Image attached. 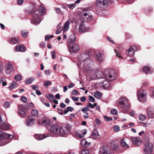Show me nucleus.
I'll list each match as a JSON object with an SVG mask.
<instances>
[{
	"label": "nucleus",
	"instance_id": "obj_4",
	"mask_svg": "<svg viewBox=\"0 0 154 154\" xmlns=\"http://www.w3.org/2000/svg\"><path fill=\"white\" fill-rule=\"evenodd\" d=\"M147 93L146 90H139L137 94V100L140 102H146L147 100Z\"/></svg>",
	"mask_w": 154,
	"mask_h": 154
},
{
	"label": "nucleus",
	"instance_id": "obj_49",
	"mask_svg": "<svg viewBox=\"0 0 154 154\" xmlns=\"http://www.w3.org/2000/svg\"><path fill=\"white\" fill-rule=\"evenodd\" d=\"M10 105V103L8 102H6L4 103V106L5 108H8Z\"/></svg>",
	"mask_w": 154,
	"mask_h": 154
},
{
	"label": "nucleus",
	"instance_id": "obj_11",
	"mask_svg": "<svg viewBox=\"0 0 154 154\" xmlns=\"http://www.w3.org/2000/svg\"><path fill=\"white\" fill-rule=\"evenodd\" d=\"M89 29V27L86 26L84 22H82L79 25V31L80 33L87 32Z\"/></svg>",
	"mask_w": 154,
	"mask_h": 154
},
{
	"label": "nucleus",
	"instance_id": "obj_40",
	"mask_svg": "<svg viewBox=\"0 0 154 154\" xmlns=\"http://www.w3.org/2000/svg\"><path fill=\"white\" fill-rule=\"evenodd\" d=\"M55 11L57 14L60 15H63V12L59 8H57L55 9Z\"/></svg>",
	"mask_w": 154,
	"mask_h": 154
},
{
	"label": "nucleus",
	"instance_id": "obj_34",
	"mask_svg": "<svg viewBox=\"0 0 154 154\" xmlns=\"http://www.w3.org/2000/svg\"><path fill=\"white\" fill-rule=\"evenodd\" d=\"M34 80L33 78H30L27 79L25 80V83L26 84H31Z\"/></svg>",
	"mask_w": 154,
	"mask_h": 154
},
{
	"label": "nucleus",
	"instance_id": "obj_30",
	"mask_svg": "<svg viewBox=\"0 0 154 154\" xmlns=\"http://www.w3.org/2000/svg\"><path fill=\"white\" fill-rule=\"evenodd\" d=\"M45 120L46 119H45L43 118H40L38 120V123L39 124L44 126L45 125Z\"/></svg>",
	"mask_w": 154,
	"mask_h": 154
},
{
	"label": "nucleus",
	"instance_id": "obj_2",
	"mask_svg": "<svg viewBox=\"0 0 154 154\" xmlns=\"http://www.w3.org/2000/svg\"><path fill=\"white\" fill-rule=\"evenodd\" d=\"M45 11V9L44 7L42 6L39 7L38 11H35L33 14V18L31 20V23L35 25L39 24L41 22V20L38 13L41 15H44L46 14Z\"/></svg>",
	"mask_w": 154,
	"mask_h": 154
},
{
	"label": "nucleus",
	"instance_id": "obj_58",
	"mask_svg": "<svg viewBox=\"0 0 154 154\" xmlns=\"http://www.w3.org/2000/svg\"><path fill=\"white\" fill-rule=\"evenodd\" d=\"M45 43L42 42L40 43V47L42 48H44L45 47Z\"/></svg>",
	"mask_w": 154,
	"mask_h": 154
},
{
	"label": "nucleus",
	"instance_id": "obj_26",
	"mask_svg": "<svg viewBox=\"0 0 154 154\" xmlns=\"http://www.w3.org/2000/svg\"><path fill=\"white\" fill-rule=\"evenodd\" d=\"M35 6L33 5H32L31 8H28V9H27L26 11L27 13L29 14H31L35 10Z\"/></svg>",
	"mask_w": 154,
	"mask_h": 154
},
{
	"label": "nucleus",
	"instance_id": "obj_48",
	"mask_svg": "<svg viewBox=\"0 0 154 154\" xmlns=\"http://www.w3.org/2000/svg\"><path fill=\"white\" fill-rule=\"evenodd\" d=\"M111 113L112 114L115 115L118 113V111L116 109H113L111 110Z\"/></svg>",
	"mask_w": 154,
	"mask_h": 154
},
{
	"label": "nucleus",
	"instance_id": "obj_20",
	"mask_svg": "<svg viewBox=\"0 0 154 154\" xmlns=\"http://www.w3.org/2000/svg\"><path fill=\"white\" fill-rule=\"evenodd\" d=\"M143 70L146 74H150L152 73L153 70L149 66H144L143 67Z\"/></svg>",
	"mask_w": 154,
	"mask_h": 154
},
{
	"label": "nucleus",
	"instance_id": "obj_55",
	"mask_svg": "<svg viewBox=\"0 0 154 154\" xmlns=\"http://www.w3.org/2000/svg\"><path fill=\"white\" fill-rule=\"evenodd\" d=\"M114 50L116 54V56L119 58H122V57L121 56V54L120 53L117 51L116 49H114Z\"/></svg>",
	"mask_w": 154,
	"mask_h": 154
},
{
	"label": "nucleus",
	"instance_id": "obj_6",
	"mask_svg": "<svg viewBox=\"0 0 154 154\" xmlns=\"http://www.w3.org/2000/svg\"><path fill=\"white\" fill-rule=\"evenodd\" d=\"M104 74L107 79H109L110 81H113L116 79L117 77V75L116 72L114 70L109 71L108 70L104 71Z\"/></svg>",
	"mask_w": 154,
	"mask_h": 154
},
{
	"label": "nucleus",
	"instance_id": "obj_16",
	"mask_svg": "<svg viewBox=\"0 0 154 154\" xmlns=\"http://www.w3.org/2000/svg\"><path fill=\"white\" fill-rule=\"evenodd\" d=\"M50 134H36L34 135L35 138L38 140H41L46 137L51 136Z\"/></svg>",
	"mask_w": 154,
	"mask_h": 154
},
{
	"label": "nucleus",
	"instance_id": "obj_29",
	"mask_svg": "<svg viewBox=\"0 0 154 154\" xmlns=\"http://www.w3.org/2000/svg\"><path fill=\"white\" fill-rule=\"evenodd\" d=\"M17 83L15 81H13L12 83L10 84L9 87V89L10 90H12L15 88L17 86Z\"/></svg>",
	"mask_w": 154,
	"mask_h": 154
},
{
	"label": "nucleus",
	"instance_id": "obj_10",
	"mask_svg": "<svg viewBox=\"0 0 154 154\" xmlns=\"http://www.w3.org/2000/svg\"><path fill=\"white\" fill-rule=\"evenodd\" d=\"M95 4L98 7L104 9L108 6V3L107 0H97Z\"/></svg>",
	"mask_w": 154,
	"mask_h": 154
},
{
	"label": "nucleus",
	"instance_id": "obj_61",
	"mask_svg": "<svg viewBox=\"0 0 154 154\" xmlns=\"http://www.w3.org/2000/svg\"><path fill=\"white\" fill-rule=\"evenodd\" d=\"M95 122L97 125H99L101 123V121L98 118H96L95 119Z\"/></svg>",
	"mask_w": 154,
	"mask_h": 154
},
{
	"label": "nucleus",
	"instance_id": "obj_33",
	"mask_svg": "<svg viewBox=\"0 0 154 154\" xmlns=\"http://www.w3.org/2000/svg\"><path fill=\"white\" fill-rule=\"evenodd\" d=\"M94 96L97 99H100L102 97V94L100 92L97 91L94 93Z\"/></svg>",
	"mask_w": 154,
	"mask_h": 154
},
{
	"label": "nucleus",
	"instance_id": "obj_24",
	"mask_svg": "<svg viewBox=\"0 0 154 154\" xmlns=\"http://www.w3.org/2000/svg\"><path fill=\"white\" fill-rule=\"evenodd\" d=\"M81 144L82 146L87 148L91 144V143L88 142L85 140L84 139L82 140Z\"/></svg>",
	"mask_w": 154,
	"mask_h": 154
},
{
	"label": "nucleus",
	"instance_id": "obj_60",
	"mask_svg": "<svg viewBox=\"0 0 154 154\" xmlns=\"http://www.w3.org/2000/svg\"><path fill=\"white\" fill-rule=\"evenodd\" d=\"M57 109L58 111L59 114L61 115H63V110L59 108H57Z\"/></svg>",
	"mask_w": 154,
	"mask_h": 154
},
{
	"label": "nucleus",
	"instance_id": "obj_37",
	"mask_svg": "<svg viewBox=\"0 0 154 154\" xmlns=\"http://www.w3.org/2000/svg\"><path fill=\"white\" fill-rule=\"evenodd\" d=\"M73 108L72 107L69 106L66 108V109L64 110L65 114L67 113L69 111L72 112L73 110Z\"/></svg>",
	"mask_w": 154,
	"mask_h": 154
},
{
	"label": "nucleus",
	"instance_id": "obj_5",
	"mask_svg": "<svg viewBox=\"0 0 154 154\" xmlns=\"http://www.w3.org/2000/svg\"><path fill=\"white\" fill-rule=\"evenodd\" d=\"M117 103L119 106L124 110L128 109L129 107V105L128 103L127 99L126 98L120 97L118 100Z\"/></svg>",
	"mask_w": 154,
	"mask_h": 154
},
{
	"label": "nucleus",
	"instance_id": "obj_42",
	"mask_svg": "<svg viewBox=\"0 0 154 154\" xmlns=\"http://www.w3.org/2000/svg\"><path fill=\"white\" fill-rule=\"evenodd\" d=\"M21 33L22 36L24 38H26L28 35V32L24 30L21 31Z\"/></svg>",
	"mask_w": 154,
	"mask_h": 154
},
{
	"label": "nucleus",
	"instance_id": "obj_17",
	"mask_svg": "<svg viewBox=\"0 0 154 154\" xmlns=\"http://www.w3.org/2000/svg\"><path fill=\"white\" fill-rule=\"evenodd\" d=\"M131 140L132 143L136 145H139L141 143V140L140 137H132Z\"/></svg>",
	"mask_w": 154,
	"mask_h": 154
},
{
	"label": "nucleus",
	"instance_id": "obj_7",
	"mask_svg": "<svg viewBox=\"0 0 154 154\" xmlns=\"http://www.w3.org/2000/svg\"><path fill=\"white\" fill-rule=\"evenodd\" d=\"M5 70L6 75H9L14 69L13 65L11 61H8L5 63Z\"/></svg>",
	"mask_w": 154,
	"mask_h": 154
},
{
	"label": "nucleus",
	"instance_id": "obj_25",
	"mask_svg": "<svg viewBox=\"0 0 154 154\" xmlns=\"http://www.w3.org/2000/svg\"><path fill=\"white\" fill-rule=\"evenodd\" d=\"M121 144L123 147L125 149H128L129 147V145L127 144L124 139H122L121 141Z\"/></svg>",
	"mask_w": 154,
	"mask_h": 154
},
{
	"label": "nucleus",
	"instance_id": "obj_64",
	"mask_svg": "<svg viewBox=\"0 0 154 154\" xmlns=\"http://www.w3.org/2000/svg\"><path fill=\"white\" fill-rule=\"evenodd\" d=\"M87 106H88V107H89L93 109L94 108V106H93V105L91 103H88L87 104Z\"/></svg>",
	"mask_w": 154,
	"mask_h": 154
},
{
	"label": "nucleus",
	"instance_id": "obj_28",
	"mask_svg": "<svg viewBox=\"0 0 154 154\" xmlns=\"http://www.w3.org/2000/svg\"><path fill=\"white\" fill-rule=\"evenodd\" d=\"M10 41L12 44H15L19 42V39L18 37H12Z\"/></svg>",
	"mask_w": 154,
	"mask_h": 154
},
{
	"label": "nucleus",
	"instance_id": "obj_13",
	"mask_svg": "<svg viewBox=\"0 0 154 154\" xmlns=\"http://www.w3.org/2000/svg\"><path fill=\"white\" fill-rule=\"evenodd\" d=\"M79 49V46L76 44H74L68 47L69 51L71 53L77 52Z\"/></svg>",
	"mask_w": 154,
	"mask_h": 154
},
{
	"label": "nucleus",
	"instance_id": "obj_14",
	"mask_svg": "<svg viewBox=\"0 0 154 154\" xmlns=\"http://www.w3.org/2000/svg\"><path fill=\"white\" fill-rule=\"evenodd\" d=\"M136 50V48L135 47H130L126 51V54L128 56L132 57L134 55Z\"/></svg>",
	"mask_w": 154,
	"mask_h": 154
},
{
	"label": "nucleus",
	"instance_id": "obj_39",
	"mask_svg": "<svg viewBox=\"0 0 154 154\" xmlns=\"http://www.w3.org/2000/svg\"><path fill=\"white\" fill-rule=\"evenodd\" d=\"M75 40V38L74 35H71L69 39V41L71 43L74 42Z\"/></svg>",
	"mask_w": 154,
	"mask_h": 154
},
{
	"label": "nucleus",
	"instance_id": "obj_36",
	"mask_svg": "<svg viewBox=\"0 0 154 154\" xmlns=\"http://www.w3.org/2000/svg\"><path fill=\"white\" fill-rule=\"evenodd\" d=\"M46 97L50 101H52L54 99V96L53 95L48 94L46 95Z\"/></svg>",
	"mask_w": 154,
	"mask_h": 154
},
{
	"label": "nucleus",
	"instance_id": "obj_19",
	"mask_svg": "<svg viewBox=\"0 0 154 154\" xmlns=\"http://www.w3.org/2000/svg\"><path fill=\"white\" fill-rule=\"evenodd\" d=\"M14 51H15L25 52L26 50V47L22 45H17L15 47Z\"/></svg>",
	"mask_w": 154,
	"mask_h": 154
},
{
	"label": "nucleus",
	"instance_id": "obj_46",
	"mask_svg": "<svg viewBox=\"0 0 154 154\" xmlns=\"http://www.w3.org/2000/svg\"><path fill=\"white\" fill-rule=\"evenodd\" d=\"M27 107L28 109H31L34 107V105L32 103H30L27 104Z\"/></svg>",
	"mask_w": 154,
	"mask_h": 154
},
{
	"label": "nucleus",
	"instance_id": "obj_50",
	"mask_svg": "<svg viewBox=\"0 0 154 154\" xmlns=\"http://www.w3.org/2000/svg\"><path fill=\"white\" fill-rule=\"evenodd\" d=\"M21 100L24 103H26L27 101V98L25 97L24 96L22 97L21 98Z\"/></svg>",
	"mask_w": 154,
	"mask_h": 154
},
{
	"label": "nucleus",
	"instance_id": "obj_27",
	"mask_svg": "<svg viewBox=\"0 0 154 154\" xmlns=\"http://www.w3.org/2000/svg\"><path fill=\"white\" fill-rule=\"evenodd\" d=\"M99 136V134L98 130L96 129H94L92 133V137L93 138H97Z\"/></svg>",
	"mask_w": 154,
	"mask_h": 154
},
{
	"label": "nucleus",
	"instance_id": "obj_15",
	"mask_svg": "<svg viewBox=\"0 0 154 154\" xmlns=\"http://www.w3.org/2000/svg\"><path fill=\"white\" fill-rule=\"evenodd\" d=\"M18 114L21 117H25L26 115L25 111L23 109V106L22 105H20L18 106Z\"/></svg>",
	"mask_w": 154,
	"mask_h": 154
},
{
	"label": "nucleus",
	"instance_id": "obj_63",
	"mask_svg": "<svg viewBox=\"0 0 154 154\" xmlns=\"http://www.w3.org/2000/svg\"><path fill=\"white\" fill-rule=\"evenodd\" d=\"M24 2L23 0H17V2L18 4L20 5L22 4Z\"/></svg>",
	"mask_w": 154,
	"mask_h": 154
},
{
	"label": "nucleus",
	"instance_id": "obj_51",
	"mask_svg": "<svg viewBox=\"0 0 154 154\" xmlns=\"http://www.w3.org/2000/svg\"><path fill=\"white\" fill-rule=\"evenodd\" d=\"M81 110L82 112L88 111L89 110V109L87 105L85 107L83 108Z\"/></svg>",
	"mask_w": 154,
	"mask_h": 154
},
{
	"label": "nucleus",
	"instance_id": "obj_53",
	"mask_svg": "<svg viewBox=\"0 0 154 154\" xmlns=\"http://www.w3.org/2000/svg\"><path fill=\"white\" fill-rule=\"evenodd\" d=\"M89 101L93 103L94 102L95 99L92 96H89Z\"/></svg>",
	"mask_w": 154,
	"mask_h": 154
},
{
	"label": "nucleus",
	"instance_id": "obj_35",
	"mask_svg": "<svg viewBox=\"0 0 154 154\" xmlns=\"http://www.w3.org/2000/svg\"><path fill=\"white\" fill-rule=\"evenodd\" d=\"M31 113L32 116H36L38 115V112L36 109H34L31 111Z\"/></svg>",
	"mask_w": 154,
	"mask_h": 154
},
{
	"label": "nucleus",
	"instance_id": "obj_54",
	"mask_svg": "<svg viewBox=\"0 0 154 154\" xmlns=\"http://www.w3.org/2000/svg\"><path fill=\"white\" fill-rule=\"evenodd\" d=\"M9 127L8 125H7L5 126H3L1 128L2 129L5 130H7L9 129Z\"/></svg>",
	"mask_w": 154,
	"mask_h": 154
},
{
	"label": "nucleus",
	"instance_id": "obj_8",
	"mask_svg": "<svg viewBox=\"0 0 154 154\" xmlns=\"http://www.w3.org/2000/svg\"><path fill=\"white\" fill-rule=\"evenodd\" d=\"M145 148L143 150L145 154H151L152 146L149 143V140L147 139L144 142Z\"/></svg>",
	"mask_w": 154,
	"mask_h": 154
},
{
	"label": "nucleus",
	"instance_id": "obj_56",
	"mask_svg": "<svg viewBox=\"0 0 154 154\" xmlns=\"http://www.w3.org/2000/svg\"><path fill=\"white\" fill-rule=\"evenodd\" d=\"M89 151L87 149H84L82 151L81 154H88Z\"/></svg>",
	"mask_w": 154,
	"mask_h": 154
},
{
	"label": "nucleus",
	"instance_id": "obj_22",
	"mask_svg": "<svg viewBox=\"0 0 154 154\" xmlns=\"http://www.w3.org/2000/svg\"><path fill=\"white\" fill-rule=\"evenodd\" d=\"M103 54L101 53H99L95 54L96 58L99 61H102L103 59Z\"/></svg>",
	"mask_w": 154,
	"mask_h": 154
},
{
	"label": "nucleus",
	"instance_id": "obj_38",
	"mask_svg": "<svg viewBox=\"0 0 154 154\" xmlns=\"http://www.w3.org/2000/svg\"><path fill=\"white\" fill-rule=\"evenodd\" d=\"M22 78V76L20 75L17 74L15 76L14 79L16 81H19L21 80Z\"/></svg>",
	"mask_w": 154,
	"mask_h": 154
},
{
	"label": "nucleus",
	"instance_id": "obj_32",
	"mask_svg": "<svg viewBox=\"0 0 154 154\" xmlns=\"http://www.w3.org/2000/svg\"><path fill=\"white\" fill-rule=\"evenodd\" d=\"M103 87L105 89L108 88L110 86L109 82L107 81H105L102 83Z\"/></svg>",
	"mask_w": 154,
	"mask_h": 154
},
{
	"label": "nucleus",
	"instance_id": "obj_9",
	"mask_svg": "<svg viewBox=\"0 0 154 154\" xmlns=\"http://www.w3.org/2000/svg\"><path fill=\"white\" fill-rule=\"evenodd\" d=\"M80 16L84 20L88 21H90L92 19V16L89 13V12L85 10H84L80 14Z\"/></svg>",
	"mask_w": 154,
	"mask_h": 154
},
{
	"label": "nucleus",
	"instance_id": "obj_21",
	"mask_svg": "<svg viewBox=\"0 0 154 154\" xmlns=\"http://www.w3.org/2000/svg\"><path fill=\"white\" fill-rule=\"evenodd\" d=\"M147 115L148 117L150 118H154V111L153 109L151 108L148 107L147 110Z\"/></svg>",
	"mask_w": 154,
	"mask_h": 154
},
{
	"label": "nucleus",
	"instance_id": "obj_57",
	"mask_svg": "<svg viewBox=\"0 0 154 154\" xmlns=\"http://www.w3.org/2000/svg\"><path fill=\"white\" fill-rule=\"evenodd\" d=\"M75 134H76V136L78 137L79 138H82L83 137L81 133V134H79L78 133L76 132L75 133Z\"/></svg>",
	"mask_w": 154,
	"mask_h": 154
},
{
	"label": "nucleus",
	"instance_id": "obj_45",
	"mask_svg": "<svg viewBox=\"0 0 154 154\" xmlns=\"http://www.w3.org/2000/svg\"><path fill=\"white\" fill-rule=\"evenodd\" d=\"M113 131L116 132H118L119 131V127L116 125L113 127Z\"/></svg>",
	"mask_w": 154,
	"mask_h": 154
},
{
	"label": "nucleus",
	"instance_id": "obj_43",
	"mask_svg": "<svg viewBox=\"0 0 154 154\" xmlns=\"http://www.w3.org/2000/svg\"><path fill=\"white\" fill-rule=\"evenodd\" d=\"M67 6L71 9H73L76 6V5L74 3L72 4H66Z\"/></svg>",
	"mask_w": 154,
	"mask_h": 154
},
{
	"label": "nucleus",
	"instance_id": "obj_18",
	"mask_svg": "<svg viewBox=\"0 0 154 154\" xmlns=\"http://www.w3.org/2000/svg\"><path fill=\"white\" fill-rule=\"evenodd\" d=\"M109 152V147L103 146L99 149V154H108Z\"/></svg>",
	"mask_w": 154,
	"mask_h": 154
},
{
	"label": "nucleus",
	"instance_id": "obj_59",
	"mask_svg": "<svg viewBox=\"0 0 154 154\" xmlns=\"http://www.w3.org/2000/svg\"><path fill=\"white\" fill-rule=\"evenodd\" d=\"M31 88L33 89L36 91L38 89V87L35 85H32Z\"/></svg>",
	"mask_w": 154,
	"mask_h": 154
},
{
	"label": "nucleus",
	"instance_id": "obj_47",
	"mask_svg": "<svg viewBox=\"0 0 154 154\" xmlns=\"http://www.w3.org/2000/svg\"><path fill=\"white\" fill-rule=\"evenodd\" d=\"M51 82L50 81H45L44 82V86L47 87L48 86V85L49 84H51Z\"/></svg>",
	"mask_w": 154,
	"mask_h": 154
},
{
	"label": "nucleus",
	"instance_id": "obj_31",
	"mask_svg": "<svg viewBox=\"0 0 154 154\" xmlns=\"http://www.w3.org/2000/svg\"><path fill=\"white\" fill-rule=\"evenodd\" d=\"M2 137H3L6 139H9L13 138V136H11L9 134H8L3 132Z\"/></svg>",
	"mask_w": 154,
	"mask_h": 154
},
{
	"label": "nucleus",
	"instance_id": "obj_3",
	"mask_svg": "<svg viewBox=\"0 0 154 154\" xmlns=\"http://www.w3.org/2000/svg\"><path fill=\"white\" fill-rule=\"evenodd\" d=\"M50 131L54 134L60 135L62 137H65L66 134L64 129L56 124L53 125L50 127Z\"/></svg>",
	"mask_w": 154,
	"mask_h": 154
},
{
	"label": "nucleus",
	"instance_id": "obj_44",
	"mask_svg": "<svg viewBox=\"0 0 154 154\" xmlns=\"http://www.w3.org/2000/svg\"><path fill=\"white\" fill-rule=\"evenodd\" d=\"M45 125H44V126L45 127H46L47 128H48V126L50 125L51 121L49 120L46 119L45 121Z\"/></svg>",
	"mask_w": 154,
	"mask_h": 154
},
{
	"label": "nucleus",
	"instance_id": "obj_52",
	"mask_svg": "<svg viewBox=\"0 0 154 154\" xmlns=\"http://www.w3.org/2000/svg\"><path fill=\"white\" fill-rule=\"evenodd\" d=\"M103 117L104 119L106 121H111L112 120V118L111 117H109L106 116H104Z\"/></svg>",
	"mask_w": 154,
	"mask_h": 154
},
{
	"label": "nucleus",
	"instance_id": "obj_62",
	"mask_svg": "<svg viewBox=\"0 0 154 154\" xmlns=\"http://www.w3.org/2000/svg\"><path fill=\"white\" fill-rule=\"evenodd\" d=\"M66 131H69L70 130V126L69 125H66L65 127Z\"/></svg>",
	"mask_w": 154,
	"mask_h": 154
},
{
	"label": "nucleus",
	"instance_id": "obj_41",
	"mask_svg": "<svg viewBox=\"0 0 154 154\" xmlns=\"http://www.w3.org/2000/svg\"><path fill=\"white\" fill-rule=\"evenodd\" d=\"M138 118L141 121H144L146 120V117L144 115H140L139 116Z\"/></svg>",
	"mask_w": 154,
	"mask_h": 154
},
{
	"label": "nucleus",
	"instance_id": "obj_23",
	"mask_svg": "<svg viewBox=\"0 0 154 154\" xmlns=\"http://www.w3.org/2000/svg\"><path fill=\"white\" fill-rule=\"evenodd\" d=\"M70 23V20H68L64 23L63 27L64 31H67L69 29Z\"/></svg>",
	"mask_w": 154,
	"mask_h": 154
},
{
	"label": "nucleus",
	"instance_id": "obj_12",
	"mask_svg": "<svg viewBox=\"0 0 154 154\" xmlns=\"http://www.w3.org/2000/svg\"><path fill=\"white\" fill-rule=\"evenodd\" d=\"M35 119L32 116H29L26 119V125L28 126L33 125L35 123Z\"/></svg>",
	"mask_w": 154,
	"mask_h": 154
},
{
	"label": "nucleus",
	"instance_id": "obj_1",
	"mask_svg": "<svg viewBox=\"0 0 154 154\" xmlns=\"http://www.w3.org/2000/svg\"><path fill=\"white\" fill-rule=\"evenodd\" d=\"M89 56L87 53L81 54L79 57L78 66L79 68H83L91 79H95L99 78L98 74L100 72L93 68V62L88 59Z\"/></svg>",
	"mask_w": 154,
	"mask_h": 154
}]
</instances>
